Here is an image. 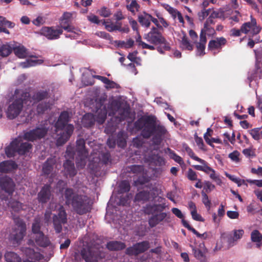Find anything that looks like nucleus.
Wrapping results in <instances>:
<instances>
[{"mask_svg": "<svg viewBox=\"0 0 262 262\" xmlns=\"http://www.w3.org/2000/svg\"><path fill=\"white\" fill-rule=\"evenodd\" d=\"M64 196L67 205L71 206L74 211L79 215H83L91 210L90 198L85 195L75 193L72 188H66Z\"/></svg>", "mask_w": 262, "mask_h": 262, "instance_id": "obj_1", "label": "nucleus"}, {"mask_svg": "<svg viewBox=\"0 0 262 262\" xmlns=\"http://www.w3.org/2000/svg\"><path fill=\"white\" fill-rule=\"evenodd\" d=\"M49 97V91L39 90L34 93L32 98L35 102H39Z\"/></svg>", "mask_w": 262, "mask_h": 262, "instance_id": "obj_33", "label": "nucleus"}, {"mask_svg": "<svg viewBox=\"0 0 262 262\" xmlns=\"http://www.w3.org/2000/svg\"><path fill=\"white\" fill-rule=\"evenodd\" d=\"M32 237L36 244L39 247L46 248L51 244L49 237L48 236L45 235L43 232L33 235Z\"/></svg>", "mask_w": 262, "mask_h": 262, "instance_id": "obj_25", "label": "nucleus"}, {"mask_svg": "<svg viewBox=\"0 0 262 262\" xmlns=\"http://www.w3.org/2000/svg\"><path fill=\"white\" fill-rule=\"evenodd\" d=\"M226 43L227 40L224 37H217L215 39H212L209 41L208 49L211 51L221 50Z\"/></svg>", "mask_w": 262, "mask_h": 262, "instance_id": "obj_24", "label": "nucleus"}, {"mask_svg": "<svg viewBox=\"0 0 262 262\" xmlns=\"http://www.w3.org/2000/svg\"><path fill=\"white\" fill-rule=\"evenodd\" d=\"M242 152L247 158L255 156L254 151L251 148H245L243 150Z\"/></svg>", "mask_w": 262, "mask_h": 262, "instance_id": "obj_64", "label": "nucleus"}, {"mask_svg": "<svg viewBox=\"0 0 262 262\" xmlns=\"http://www.w3.org/2000/svg\"><path fill=\"white\" fill-rule=\"evenodd\" d=\"M41 35L45 36L50 40L58 39L62 34V29H55L53 27H43L40 30Z\"/></svg>", "mask_w": 262, "mask_h": 262, "instance_id": "obj_13", "label": "nucleus"}, {"mask_svg": "<svg viewBox=\"0 0 262 262\" xmlns=\"http://www.w3.org/2000/svg\"><path fill=\"white\" fill-rule=\"evenodd\" d=\"M135 246L138 254H139L144 252L149 248V242L147 241H143L136 244Z\"/></svg>", "mask_w": 262, "mask_h": 262, "instance_id": "obj_37", "label": "nucleus"}, {"mask_svg": "<svg viewBox=\"0 0 262 262\" xmlns=\"http://www.w3.org/2000/svg\"><path fill=\"white\" fill-rule=\"evenodd\" d=\"M70 117L68 112H62L55 123V126L57 131L62 130L64 128H66L67 126L69 125L68 122L70 121Z\"/></svg>", "mask_w": 262, "mask_h": 262, "instance_id": "obj_21", "label": "nucleus"}, {"mask_svg": "<svg viewBox=\"0 0 262 262\" xmlns=\"http://www.w3.org/2000/svg\"><path fill=\"white\" fill-rule=\"evenodd\" d=\"M110 105L114 111L118 112V114L116 118L119 122L124 120L129 117L130 114L129 108H121L120 104L116 101H112Z\"/></svg>", "mask_w": 262, "mask_h": 262, "instance_id": "obj_15", "label": "nucleus"}, {"mask_svg": "<svg viewBox=\"0 0 262 262\" xmlns=\"http://www.w3.org/2000/svg\"><path fill=\"white\" fill-rule=\"evenodd\" d=\"M99 14L103 17H107L111 15V13L109 9L103 7L100 10Z\"/></svg>", "mask_w": 262, "mask_h": 262, "instance_id": "obj_62", "label": "nucleus"}, {"mask_svg": "<svg viewBox=\"0 0 262 262\" xmlns=\"http://www.w3.org/2000/svg\"><path fill=\"white\" fill-rule=\"evenodd\" d=\"M151 198V193L147 190H142L137 193L135 199L137 202H146Z\"/></svg>", "mask_w": 262, "mask_h": 262, "instance_id": "obj_32", "label": "nucleus"}, {"mask_svg": "<svg viewBox=\"0 0 262 262\" xmlns=\"http://www.w3.org/2000/svg\"><path fill=\"white\" fill-rule=\"evenodd\" d=\"M213 131L212 129L210 128H208L207 129V132L204 134V138L207 144H210L209 142V137H211L212 136Z\"/></svg>", "mask_w": 262, "mask_h": 262, "instance_id": "obj_63", "label": "nucleus"}, {"mask_svg": "<svg viewBox=\"0 0 262 262\" xmlns=\"http://www.w3.org/2000/svg\"><path fill=\"white\" fill-rule=\"evenodd\" d=\"M5 258L7 262H21V258L16 253L8 252L5 255Z\"/></svg>", "mask_w": 262, "mask_h": 262, "instance_id": "obj_36", "label": "nucleus"}, {"mask_svg": "<svg viewBox=\"0 0 262 262\" xmlns=\"http://www.w3.org/2000/svg\"><path fill=\"white\" fill-rule=\"evenodd\" d=\"M13 47L9 43H6L0 47V55L3 57L8 56L13 50Z\"/></svg>", "mask_w": 262, "mask_h": 262, "instance_id": "obj_35", "label": "nucleus"}, {"mask_svg": "<svg viewBox=\"0 0 262 262\" xmlns=\"http://www.w3.org/2000/svg\"><path fill=\"white\" fill-rule=\"evenodd\" d=\"M145 117L141 118L138 119L135 122V127L138 130H142L145 126Z\"/></svg>", "mask_w": 262, "mask_h": 262, "instance_id": "obj_54", "label": "nucleus"}, {"mask_svg": "<svg viewBox=\"0 0 262 262\" xmlns=\"http://www.w3.org/2000/svg\"><path fill=\"white\" fill-rule=\"evenodd\" d=\"M202 164V165H193L194 168L197 170L202 171L207 174H210V177L211 179L216 180L217 177L215 175L214 169L208 166V163L201 159V161H198Z\"/></svg>", "mask_w": 262, "mask_h": 262, "instance_id": "obj_19", "label": "nucleus"}, {"mask_svg": "<svg viewBox=\"0 0 262 262\" xmlns=\"http://www.w3.org/2000/svg\"><path fill=\"white\" fill-rule=\"evenodd\" d=\"M63 167L67 177L69 176L70 178H72L76 175L77 171L73 161L70 160H66L63 164Z\"/></svg>", "mask_w": 262, "mask_h": 262, "instance_id": "obj_27", "label": "nucleus"}, {"mask_svg": "<svg viewBox=\"0 0 262 262\" xmlns=\"http://www.w3.org/2000/svg\"><path fill=\"white\" fill-rule=\"evenodd\" d=\"M0 26L2 27L5 26L9 28H13L15 26V24L8 20L5 17L0 16Z\"/></svg>", "mask_w": 262, "mask_h": 262, "instance_id": "obj_48", "label": "nucleus"}, {"mask_svg": "<svg viewBox=\"0 0 262 262\" xmlns=\"http://www.w3.org/2000/svg\"><path fill=\"white\" fill-rule=\"evenodd\" d=\"M48 131V128L45 126L38 127L29 132H25L23 138L26 140L33 142L45 137Z\"/></svg>", "mask_w": 262, "mask_h": 262, "instance_id": "obj_10", "label": "nucleus"}, {"mask_svg": "<svg viewBox=\"0 0 262 262\" xmlns=\"http://www.w3.org/2000/svg\"><path fill=\"white\" fill-rule=\"evenodd\" d=\"M125 253L128 255H138V252L136 250L135 245L133 247H130L126 249Z\"/></svg>", "mask_w": 262, "mask_h": 262, "instance_id": "obj_60", "label": "nucleus"}, {"mask_svg": "<svg viewBox=\"0 0 262 262\" xmlns=\"http://www.w3.org/2000/svg\"><path fill=\"white\" fill-rule=\"evenodd\" d=\"M194 140L196 145L199 148L204 151L207 150V148L204 143L203 140L201 137H199L196 134L194 135Z\"/></svg>", "mask_w": 262, "mask_h": 262, "instance_id": "obj_50", "label": "nucleus"}, {"mask_svg": "<svg viewBox=\"0 0 262 262\" xmlns=\"http://www.w3.org/2000/svg\"><path fill=\"white\" fill-rule=\"evenodd\" d=\"M187 178L189 180L191 181H195L198 180L196 172L191 168H189L188 170Z\"/></svg>", "mask_w": 262, "mask_h": 262, "instance_id": "obj_59", "label": "nucleus"}, {"mask_svg": "<svg viewBox=\"0 0 262 262\" xmlns=\"http://www.w3.org/2000/svg\"><path fill=\"white\" fill-rule=\"evenodd\" d=\"M242 33H250V37L258 34L261 30V27L257 26L256 19L251 16V21L244 23L241 27Z\"/></svg>", "mask_w": 262, "mask_h": 262, "instance_id": "obj_12", "label": "nucleus"}, {"mask_svg": "<svg viewBox=\"0 0 262 262\" xmlns=\"http://www.w3.org/2000/svg\"><path fill=\"white\" fill-rule=\"evenodd\" d=\"M130 170L134 173L139 174L143 171L144 167L142 165H133L129 167Z\"/></svg>", "mask_w": 262, "mask_h": 262, "instance_id": "obj_55", "label": "nucleus"}, {"mask_svg": "<svg viewBox=\"0 0 262 262\" xmlns=\"http://www.w3.org/2000/svg\"><path fill=\"white\" fill-rule=\"evenodd\" d=\"M74 129V126L69 124L66 127L65 130H61L56 141L57 145L62 146L65 144L72 135Z\"/></svg>", "mask_w": 262, "mask_h": 262, "instance_id": "obj_16", "label": "nucleus"}, {"mask_svg": "<svg viewBox=\"0 0 262 262\" xmlns=\"http://www.w3.org/2000/svg\"><path fill=\"white\" fill-rule=\"evenodd\" d=\"M21 140L20 139V142ZM32 145L28 142L20 143L18 145L17 154L19 155H24L29 152L32 148Z\"/></svg>", "mask_w": 262, "mask_h": 262, "instance_id": "obj_34", "label": "nucleus"}, {"mask_svg": "<svg viewBox=\"0 0 262 262\" xmlns=\"http://www.w3.org/2000/svg\"><path fill=\"white\" fill-rule=\"evenodd\" d=\"M106 247L111 251H120L125 249L126 245L121 241H112L107 243Z\"/></svg>", "mask_w": 262, "mask_h": 262, "instance_id": "obj_30", "label": "nucleus"}, {"mask_svg": "<svg viewBox=\"0 0 262 262\" xmlns=\"http://www.w3.org/2000/svg\"><path fill=\"white\" fill-rule=\"evenodd\" d=\"M145 124L143 129L141 130V135L145 139H149L154 134L155 128L156 118L153 116L145 117Z\"/></svg>", "mask_w": 262, "mask_h": 262, "instance_id": "obj_11", "label": "nucleus"}, {"mask_svg": "<svg viewBox=\"0 0 262 262\" xmlns=\"http://www.w3.org/2000/svg\"><path fill=\"white\" fill-rule=\"evenodd\" d=\"M51 188L50 184L44 185L37 195L39 202L45 204L50 201L52 195Z\"/></svg>", "mask_w": 262, "mask_h": 262, "instance_id": "obj_17", "label": "nucleus"}, {"mask_svg": "<svg viewBox=\"0 0 262 262\" xmlns=\"http://www.w3.org/2000/svg\"><path fill=\"white\" fill-rule=\"evenodd\" d=\"M119 188L120 193H123L130 190V185L128 181L123 180L120 182Z\"/></svg>", "mask_w": 262, "mask_h": 262, "instance_id": "obj_45", "label": "nucleus"}, {"mask_svg": "<svg viewBox=\"0 0 262 262\" xmlns=\"http://www.w3.org/2000/svg\"><path fill=\"white\" fill-rule=\"evenodd\" d=\"M206 42V36H205L204 34H203L202 32H201L200 35V41L196 43L197 55L199 56H203L205 55V49Z\"/></svg>", "mask_w": 262, "mask_h": 262, "instance_id": "obj_29", "label": "nucleus"}, {"mask_svg": "<svg viewBox=\"0 0 262 262\" xmlns=\"http://www.w3.org/2000/svg\"><path fill=\"white\" fill-rule=\"evenodd\" d=\"M151 15L148 13L143 12L142 13L138 15V21L140 25L146 28L149 27Z\"/></svg>", "mask_w": 262, "mask_h": 262, "instance_id": "obj_31", "label": "nucleus"}, {"mask_svg": "<svg viewBox=\"0 0 262 262\" xmlns=\"http://www.w3.org/2000/svg\"><path fill=\"white\" fill-rule=\"evenodd\" d=\"M82 258L85 262H98L103 258L97 246L88 245L83 247L80 252Z\"/></svg>", "mask_w": 262, "mask_h": 262, "instance_id": "obj_5", "label": "nucleus"}, {"mask_svg": "<svg viewBox=\"0 0 262 262\" xmlns=\"http://www.w3.org/2000/svg\"><path fill=\"white\" fill-rule=\"evenodd\" d=\"M40 220L39 218H35L32 225V232L33 235H35L38 233L42 232L41 230Z\"/></svg>", "mask_w": 262, "mask_h": 262, "instance_id": "obj_41", "label": "nucleus"}, {"mask_svg": "<svg viewBox=\"0 0 262 262\" xmlns=\"http://www.w3.org/2000/svg\"><path fill=\"white\" fill-rule=\"evenodd\" d=\"M143 38L147 42L158 46L157 50L160 54H163L165 51H170L171 49L169 42L162 35L158 28L153 27L150 31L144 35Z\"/></svg>", "mask_w": 262, "mask_h": 262, "instance_id": "obj_3", "label": "nucleus"}, {"mask_svg": "<svg viewBox=\"0 0 262 262\" xmlns=\"http://www.w3.org/2000/svg\"><path fill=\"white\" fill-rule=\"evenodd\" d=\"M260 128L257 127L253 128L249 131V134L252 137V138L255 140H259L260 137V133L259 130Z\"/></svg>", "mask_w": 262, "mask_h": 262, "instance_id": "obj_53", "label": "nucleus"}, {"mask_svg": "<svg viewBox=\"0 0 262 262\" xmlns=\"http://www.w3.org/2000/svg\"><path fill=\"white\" fill-rule=\"evenodd\" d=\"M182 147L191 159L196 161H201V159L195 155L192 149L187 144H183Z\"/></svg>", "mask_w": 262, "mask_h": 262, "instance_id": "obj_43", "label": "nucleus"}, {"mask_svg": "<svg viewBox=\"0 0 262 262\" xmlns=\"http://www.w3.org/2000/svg\"><path fill=\"white\" fill-rule=\"evenodd\" d=\"M167 133V130L165 126L161 124H155L154 134L155 136L153 137L152 140L155 144H160L162 140V137Z\"/></svg>", "mask_w": 262, "mask_h": 262, "instance_id": "obj_22", "label": "nucleus"}, {"mask_svg": "<svg viewBox=\"0 0 262 262\" xmlns=\"http://www.w3.org/2000/svg\"><path fill=\"white\" fill-rule=\"evenodd\" d=\"M20 143V139L18 138H15L12 140L10 144L5 148V154L8 158H12L15 156L17 153V147L18 144Z\"/></svg>", "mask_w": 262, "mask_h": 262, "instance_id": "obj_26", "label": "nucleus"}, {"mask_svg": "<svg viewBox=\"0 0 262 262\" xmlns=\"http://www.w3.org/2000/svg\"><path fill=\"white\" fill-rule=\"evenodd\" d=\"M85 145V142L83 138L77 140L75 152L77 154L76 163L78 168H83L86 164L88 151Z\"/></svg>", "mask_w": 262, "mask_h": 262, "instance_id": "obj_7", "label": "nucleus"}, {"mask_svg": "<svg viewBox=\"0 0 262 262\" xmlns=\"http://www.w3.org/2000/svg\"><path fill=\"white\" fill-rule=\"evenodd\" d=\"M15 185L13 180L5 176L0 178V188L8 195H12L14 191Z\"/></svg>", "mask_w": 262, "mask_h": 262, "instance_id": "obj_14", "label": "nucleus"}, {"mask_svg": "<svg viewBox=\"0 0 262 262\" xmlns=\"http://www.w3.org/2000/svg\"><path fill=\"white\" fill-rule=\"evenodd\" d=\"M181 44L188 50L192 51L193 50L192 45L190 43L186 35H184L183 36L181 40Z\"/></svg>", "mask_w": 262, "mask_h": 262, "instance_id": "obj_52", "label": "nucleus"}, {"mask_svg": "<svg viewBox=\"0 0 262 262\" xmlns=\"http://www.w3.org/2000/svg\"><path fill=\"white\" fill-rule=\"evenodd\" d=\"M128 11H130L133 15H135L137 12L139 11L140 5L137 3L136 0H133L129 4L126 6Z\"/></svg>", "mask_w": 262, "mask_h": 262, "instance_id": "obj_40", "label": "nucleus"}, {"mask_svg": "<svg viewBox=\"0 0 262 262\" xmlns=\"http://www.w3.org/2000/svg\"><path fill=\"white\" fill-rule=\"evenodd\" d=\"M117 22L114 24L109 19L106 20H103V25L105 26V29L109 32H113L114 31H119L121 33H127L129 31V28L127 25L122 27V23L118 22L119 20L124 19L122 13L121 11H117L114 14Z\"/></svg>", "mask_w": 262, "mask_h": 262, "instance_id": "obj_6", "label": "nucleus"}, {"mask_svg": "<svg viewBox=\"0 0 262 262\" xmlns=\"http://www.w3.org/2000/svg\"><path fill=\"white\" fill-rule=\"evenodd\" d=\"M244 233V231L243 229L234 230L233 231V237L228 239V243L230 246L234 245L235 241L241 239Z\"/></svg>", "mask_w": 262, "mask_h": 262, "instance_id": "obj_38", "label": "nucleus"}, {"mask_svg": "<svg viewBox=\"0 0 262 262\" xmlns=\"http://www.w3.org/2000/svg\"><path fill=\"white\" fill-rule=\"evenodd\" d=\"M13 50L15 55L18 58H24L26 57V49L24 46L14 47Z\"/></svg>", "mask_w": 262, "mask_h": 262, "instance_id": "obj_42", "label": "nucleus"}, {"mask_svg": "<svg viewBox=\"0 0 262 262\" xmlns=\"http://www.w3.org/2000/svg\"><path fill=\"white\" fill-rule=\"evenodd\" d=\"M239 152L237 150H234L232 152L229 154L228 157L230 158L233 161L235 162H238L239 161Z\"/></svg>", "mask_w": 262, "mask_h": 262, "instance_id": "obj_57", "label": "nucleus"}, {"mask_svg": "<svg viewBox=\"0 0 262 262\" xmlns=\"http://www.w3.org/2000/svg\"><path fill=\"white\" fill-rule=\"evenodd\" d=\"M251 240L254 243H260L262 241V234L257 230H254L251 233Z\"/></svg>", "mask_w": 262, "mask_h": 262, "instance_id": "obj_46", "label": "nucleus"}, {"mask_svg": "<svg viewBox=\"0 0 262 262\" xmlns=\"http://www.w3.org/2000/svg\"><path fill=\"white\" fill-rule=\"evenodd\" d=\"M204 34L205 36H206V33L208 32L209 34H213L215 33L214 29L210 27V26L207 25L205 27V25H204V28L202 29L201 32Z\"/></svg>", "mask_w": 262, "mask_h": 262, "instance_id": "obj_58", "label": "nucleus"}, {"mask_svg": "<svg viewBox=\"0 0 262 262\" xmlns=\"http://www.w3.org/2000/svg\"><path fill=\"white\" fill-rule=\"evenodd\" d=\"M56 162L55 157L48 158L42 165V171L43 174L47 176L51 174L53 171Z\"/></svg>", "mask_w": 262, "mask_h": 262, "instance_id": "obj_23", "label": "nucleus"}, {"mask_svg": "<svg viewBox=\"0 0 262 262\" xmlns=\"http://www.w3.org/2000/svg\"><path fill=\"white\" fill-rule=\"evenodd\" d=\"M165 199L164 198L159 196L158 201L161 204L148 203L142 207V211L147 215H151L149 217L148 223L150 228H154L160 223L163 222L167 217V213L163 212L166 208L167 205L163 202Z\"/></svg>", "mask_w": 262, "mask_h": 262, "instance_id": "obj_2", "label": "nucleus"}, {"mask_svg": "<svg viewBox=\"0 0 262 262\" xmlns=\"http://www.w3.org/2000/svg\"><path fill=\"white\" fill-rule=\"evenodd\" d=\"M15 94L20 95L19 97L16 96V99L8 107L6 113L7 117L10 119H13L19 115L23 107V103H26L30 98V93L27 91L16 90Z\"/></svg>", "mask_w": 262, "mask_h": 262, "instance_id": "obj_4", "label": "nucleus"}, {"mask_svg": "<svg viewBox=\"0 0 262 262\" xmlns=\"http://www.w3.org/2000/svg\"><path fill=\"white\" fill-rule=\"evenodd\" d=\"M204 184L203 190L206 194L210 192L215 188V186L209 181H205Z\"/></svg>", "mask_w": 262, "mask_h": 262, "instance_id": "obj_56", "label": "nucleus"}, {"mask_svg": "<svg viewBox=\"0 0 262 262\" xmlns=\"http://www.w3.org/2000/svg\"><path fill=\"white\" fill-rule=\"evenodd\" d=\"M169 151V156L171 159H173L175 162L179 163L180 165H182L184 164V161L183 159L178 155L174 151L171 150L169 148H168Z\"/></svg>", "mask_w": 262, "mask_h": 262, "instance_id": "obj_47", "label": "nucleus"}, {"mask_svg": "<svg viewBox=\"0 0 262 262\" xmlns=\"http://www.w3.org/2000/svg\"><path fill=\"white\" fill-rule=\"evenodd\" d=\"M150 161L155 166H162L165 164L164 158L158 154L152 155L150 157Z\"/></svg>", "mask_w": 262, "mask_h": 262, "instance_id": "obj_39", "label": "nucleus"}, {"mask_svg": "<svg viewBox=\"0 0 262 262\" xmlns=\"http://www.w3.org/2000/svg\"><path fill=\"white\" fill-rule=\"evenodd\" d=\"M17 165L12 160L4 161L0 163V172L8 173L16 169Z\"/></svg>", "mask_w": 262, "mask_h": 262, "instance_id": "obj_28", "label": "nucleus"}, {"mask_svg": "<svg viewBox=\"0 0 262 262\" xmlns=\"http://www.w3.org/2000/svg\"><path fill=\"white\" fill-rule=\"evenodd\" d=\"M20 250L28 259L39 261L43 258L42 255L39 252L36 251L34 248L30 247H22Z\"/></svg>", "mask_w": 262, "mask_h": 262, "instance_id": "obj_20", "label": "nucleus"}, {"mask_svg": "<svg viewBox=\"0 0 262 262\" xmlns=\"http://www.w3.org/2000/svg\"><path fill=\"white\" fill-rule=\"evenodd\" d=\"M51 104L49 102H43L39 103L36 108L38 114H43L46 111L50 108Z\"/></svg>", "mask_w": 262, "mask_h": 262, "instance_id": "obj_44", "label": "nucleus"}, {"mask_svg": "<svg viewBox=\"0 0 262 262\" xmlns=\"http://www.w3.org/2000/svg\"><path fill=\"white\" fill-rule=\"evenodd\" d=\"M72 14L69 12H64L60 19V25L61 29H64L68 32H73L75 29L74 27L71 25Z\"/></svg>", "mask_w": 262, "mask_h": 262, "instance_id": "obj_18", "label": "nucleus"}, {"mask_svg": "<svg viewBox=\"0 0 262 262\" xmlns=\"http://www.w3.org/2000/svg\"><path fill=\"white\" fill-rule=\"evenodd\" d=\"M16 225L14 234L11 235V240L13 244L18 245L24 238L26 232V225L21 220H15Z\"/></svg>", "mask_w": 262, "mask_h": 262, "instance_id": "obj_9", "label": "nucleus"}, {"mask_svg": "<svg viewBox=\"0 0 262 262\" xmlns=\"http://www.w3.org/2000/svg\"><path fill=\"white\" fill-rule=\"evenodd\" d=\"M201 194L202 196V202L205 206V207L209 210L211 208V201L209 199V198L206 192H204V190H202L201 192Z\"/></svg>", "mask_w": 262, "mask_h": 262, "instance_id": "obj_51", "label": "nucleus"}, {"mask_svg": "<svg viewBox=\"0 0 262 262\" xmlns=\"http://www.w3.org/2000/svg\"><path fill=\"white\" fill-rule=\"evenodd\" d=\"M53 227L56 233L62 231V225L67 223V214L63 206H61L58 210L57 214H54L52 217Z\"/></svg>", "mask_w": 262, "mask_h": 262, "instance_id": "obj_8", "label": "nucleus"}, {"mask_svg": "<svg viewBox=\"0 0 262 262\" xmlns=\"http://www.w3.org/2000/svg\"><path fill=\"white\" fill-rule=\"evenodd\" d=\"M106 111L105 107H104V110H101L100 112H99L97 117V121L100 124H103L106 118Z\"/></svg>", "mask_w": 262, "mask_h": 262, "instance_id": "obj_49", "label": "nucleus"}, {"mask_svg": "<svg viewBox=\"0 0 262 262\" xmlns=\"http://www.w3.org/2000/svg\"><path fill=\"white\" fill-rule=\"evenodd\" d=\"M192 252L195 257L197 259H201L204 257V254L199 248H193Z\"/></svg>", "mask_w": 262, "mask_h": 262, "instance_id": "obj_61", "label": "nucleus"}]
</instances>
